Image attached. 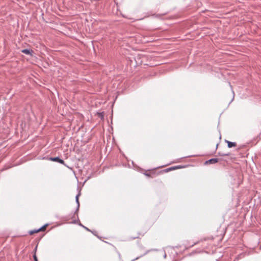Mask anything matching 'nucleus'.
Here are the masks:
<instances>
[{
    "mask_svg": "<svg viewBox=\"0 0 261 261\" xmlns=\"http://www.w3.org/2000/svg\"><path fill=\"white\" fill-rule=\"evenodd\" d=\"M49 160L50 161H54V162H58L61 164H65V162L63 160L60 159L59 157L58 156H57V157H50L49 158Z\"/></svg>",
    "mask_w": 261,
    "mask_h": 261,
    "instance_id": "nucleus-1",
    "label": "nucleus"
},
{
    "mask_svg": "<svg viewBox=\"0 0 261 261\" xmlns=\"http://www.w3.org/2000/svg\"><path fill=\"white\" fill-rule=\"evenodd\" d=\"M218 162L217 158H212L205 162V164H215Z\"/></svg>",
    "mask_w": 261,
    "mask_h": 261,
    "instance_id": "nucleus-2",
    "label": "nucleus"
},
{
    "mask_svg": "<svg viewBox=\"0 0 261 261\" xmlns=\"http://www.w3.org/2000/svg\"><path fill=\"white\" fill-rule=\"evenodd\" d=\"M225 141L226 143H227L228 148H231L237 146V143L236 142H230L226 140H225Z\"/></svg>",
    "mask_w": 261,
    "mask_h": 261,
    "instance_id": "nucleus-3",
    "label": "nucleus"
},
{
    "mask_svg": "<svg viewBox=\"0 0 261 261\" xmlns=\"http://www.w3.org/2000/svg\"><path fill=\"white\" fill-rule=\"evenodd\" d=\"M21 51L25 55H32V53L33 52V50L29 49H22Z\"/></svg>",
    "mask_w": 261,
    "mask_h": 261,
    "instance_id": "nucleus-4",
    "label": "nucleus"
},
{
    "mask_svg": "<svg viewBox=\"0 0 261 261\" xmlns=\"http://www.w3.org/2000/svg\"><path fill=\"white\" fill-rule=\"evenodd\" d=\"M181 168V167L180 166H176L172 167L167 168L166 170V171H171L172 170H174V169H180Z\"/></svg>",
    "mask_w": 261,
    "mask_h": 261,
    "instance_id": "nucleus-5",
    "label": "nucleus"
},
{
    "mask_svg": "<svg viewBox=\"0 0 261 261\" xmlns=\"http://www.w3.org/2000/svg\"><path fill=\"white\" fill-rule=\"evenodd\" d=\"M149 251H150V250H147V251H146L144 254H143L141 255L140 256H138V257H136V258H135V259H133L132 261H134V260H137V259H139V258H140L141 257H142V256H144L145 255H146V254L147 253H148Z\"/></svg>",
    "mask_w": 261,
    "mask_h": 261,
    "instance_id": "nucleus-6",
    "label": "nucleus"
},
{
    "mask_svg": "<svg viewBox=\"0 0 261 261\" xmlns=\"http://www.w3.org/2000/svg\"><path fill=\"white\" fill-rule=\"evenodd\" d=\"M47 224L44 225L42 227H41L40 228L38 229L39 232L40 231H43L45 229L46 226H47Z\"/></svg>",
    "mask_w": 261,
    "mask_h": 261,
    "instance_id": "nucleus-7",
    "label": "nucleus"
},
{
    "mask_svg": "<svg viewBox=\"0 0 261 261\" xmlns=\"http://www.w3.org/2000/svg\"><path fill=\"white\" fill-rule=\"evenodd\" d=\"M39 232L38 229H34V230L30 231H29V234H34L35 233H37V232Z\"/></svg>",
    "mask_w": 261,
    "mask_h": 261,
    "instance_id": "nucleus-8",
    "label": "nucleus"
},
{
    "mask_svg": "<svg viewBox=\"0 0 261 261\" xmlns=\"http://www.w3.org/2000/svg\"><path fill=\"white\" fill-rule=\"evenodd\" d=\"M218 154L220 155V156H229L230 155V153H221V152H219Z\"/></svg>",
    "mask_w": 261,
    "mask_h": 261,
    "instance_id": "nucleus-9",
    "label": "nucleus"
},
{
    "mask_svg": "<svg viewBox=\"0 0 261 261\" xmlns=\"http://www.w3.org/2000/svg\"><path fill=\"white\" fill-rule=\"evenodd\" d=\"M80 195V193H79L77 195L75 196V201L77 204H80L79 200V197Z\"/></svg>",
    "mask_w": 261,
    "mask_h": 261,
    "instance_id": "nucleus-10",
    "label": "nucleus"
},
{
    "mask_svg": "<svg viewBox=\"0 0 261 261\" xmlns=\"http://www.w3.org/2000/svg\"><path fill=\"white\" fill-rule=\"evenodd\" d=\"M98 116H99L101 119H103V113H98Z\"/></svg>",
    "mask_w": 261,
    "mask_h": 261,
    "instance_id": "nucleus-11",
    "label": "nucleus"
},
{
    "mask_svg": "<svg viewBox=\"0 0 261 261\" xmlns=\"http://www.w3.org/2000/svg\"><path fill=\"white\" fill-rule=\"evenodd\" d=\"M79 207H80V204H77L76 208V210L75 211V212H74L75 214L77 213V212L79 210Z\"/></svg>",
    "mask_w": 261,
    "mask_h": 261,
    "instance_id": "nucleus-12",
    "label": "nucleus"
},
{
    "mask_svg": "<svg viewBox=\"0 0 261 261\" xmlns=\"http://www.w3.org/2000/svg\"><path fill=\"white\" fill-rule=\"evenodd\" d=\"M33 257L35 261H38L36 254H34Z\"/></svg>",
    "mask_w": 261,
    "mask_h": 261,
    "instance_id": "nucleus-13",
    "label": "nucleus"
},
{
    "mask_svg": "<svg viewBox=\"0 0 261 261\" xmlns=\"http://www.w3.org/2000/svg\"><path fill=\"white\" fill-rule=\"evenodd\" d=\"M80 225H81V226H82L83 227H84V228L86 230H87V231H90V230L88 228H87V227H86L84 226V225H83L82 224H80Z\"/></svg>",
    "mask_w": 261,
    "mask_h": 261,
    "instance_id": "nucleus-14",
    "label": "nucleus"
},
{
    "mask_svg": "<svg viewBox=\"0 0 261 261\" xmlns=\"http://www.w3.org/2000/svg\"><path fill=\"white\" fill-rule=\"evenodd\" d=\"M37 249V245L35 247V248L34 249V254H36V251Z\"/></svg>",
    "mask_w": 261,
    "mask_h": 261,
    "instance_id": "nucleus-15",
    "label": "nucleus"
},
{
    "mask_svg": "<svg viewBox=\"0 0 261 261\" xmlns=\"http://www.w3.org/2000/svg\"><path fill=\"white\" fill-rule=\"evenodd\" d=\"M90 231L93 234L96 236V234L95 233H96V231H91V230Z\"/></svg>",
    "mask_w": 261,
    "mask_h": 261,
    "instance_id": "nucleus-16",
    "label": "nucleus"
},
{
    "mask_svg": "<svg viewBox=\"0 0 261 261\" xmlns=\"http://www.w3.org/2000/svg\"><path fill=\"white\" fill-rule=\"evenodd\" d=\"M166 254L165 253L164 255V257L165 258L166 257Z\"/></svg>",
    "mask_w": 261,
    "mask_h": 261,
    "instance_id": "nucleus-17",
    "label": "nucleus"
},
{
    "mask_svg": "<svg viewBox=\"0 0 261 261\" xmlns=\"http://www.w3.org/2000/svg\"><path fill=\"white\" fill-rule=\"evenodd\" d=\"M145 175H146V176H149V175L147 173H145Z\"/></svg>",
    "mask_w": 261,
    "mask_h": 261,
    "instance_id": "nucleus-18",
    "label": "nucleus"
},
{
    "mask_svg": "<svg viewBox=\"0 0 261 261\" xmlns=\"http://www.w3.org/2000/svg\"><path fill=\"white\" fill-rule=\"evenodd\" d=\"M136 238H138V237H134V238H133V239H136Z\"/></svg>",
    "mask_w": 261,
    "mask_h": 261,
    "instance_id": "nucleus-19",
    "label": "nucleus"
},
{
    "mask_svg": "<svg viewBox=\"0 0 261 261\" xmlns=\"http://www.w3.org/2000/svg\"><path fill=\"white\" fill-rule=\"evenodd\" d=\"M218 144H217V146H216V148H217V147H218Z\"/></svg>",
    "mask_w": 261,
    "mask_h": 261,
    "instance_id": "nucleus-20",
    "label": "nucleus"
}]
</instances>
